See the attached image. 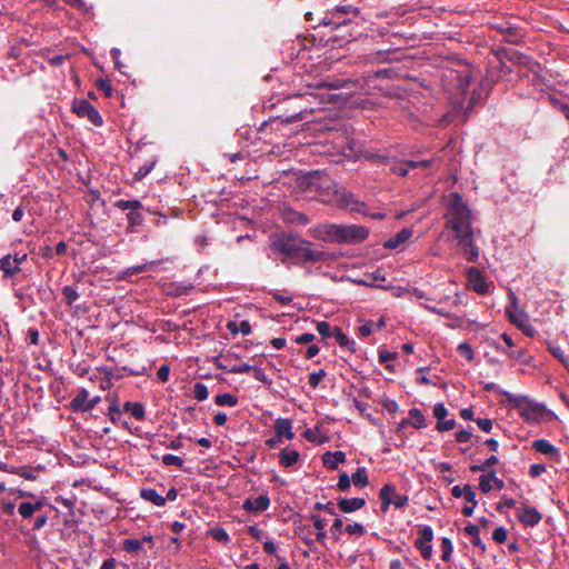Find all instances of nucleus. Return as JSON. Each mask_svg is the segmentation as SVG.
Listing matches in <instances>:
<instances>
[{
  "instance_id": "nucleus-1",
  "label": "nucleus",
  "mask_w": 569,
  "mask_h": 569,
  "mask_svg": "<svg viewBox=\"0 0 569 569\" xmlns=\"http://www.w3.org/2000/svg\"><path fill=\"white\" fill-rule=\"evenodd\" d=\"M273 252L281 256L284 264H302L325 261L326 253L312 248V243L302 239L298 233H281L271 240Z\"/></svg>"
},
{
  "instance_id": "nucleus-2",
  "label": "nucleus",
  "mask_w": 569,
  "mask_h": 569,
  "mask_svg": "<svg viewBox=\"0 0 569 569\" xmlns=\"http://www.w3.org/2000/svg\"><path fill=\"white\" fill-rule=\"evenodd\" d=\"M310 233L318 240L335 243H358L367 239L369 234L365 227L336 223L317 224L310 230Z\"/></svg>"
},
{
  "instance_id": "nucleus-3",
  "label": "nucleus",
  "mask_w": 569,
  "mask_h": 569,
  "mask_svg": "<svg viewBox=\"0 0 569 569\" xmlns=\"http://www.w3.org/2000/svg\"><path fill=\"white\" fill-rule=\"evenodd\" d=\"M446 229L455 236L472 231V213L458 192H451L447 200L445 213Z\"/></svg>"
},
{
  "instance_id": "nucleus-4",
  "label": "nucleus",
  "mask_w": 569,
  "mask_h": 569,
  "mask_svg": "<svg viewBox=\"0 0 569 569\" xmlns=\"http://www.w3.org/2000/svg\"><path fill=\"white\" fill-rule=\"evenodd\" d=\"M509 401L527 422H540L545 420L548 410L541 403L530 400L523 396H510Z\"/></svg>"
},
{
  "instance_id": "nucleus-5",
  "label": "nucleus",
  "mask_w": 569,
  "mask_h": 569,
  "mask_svg": "<svg viewBox=\"0 0 569 569\" xmlns=\"http://www.w3.org/2000/svg\"><path fill=\"white\" fill-rule=\"evenodd\" d=\"M329 202L335 203L338 208L349 210L350 212L367 214L366 204L357 199L351 192H347L345 190H336Z\"/></svg>"
},
{
  "instance_id": "nucleus-6",
  "label": "nucleus",
  "mask_w": 569,
  "mask_h": 569,
  "mask_svg": "<svg viewBox=\"0 0 569 569\" xmlns=\"http://www.w3.org/2000/svg\"><path fill=\"white\" fill-rule=\"evenodd\" d=\"M379 498L381 500V510L386 512L390 505H393L396 508L401 509L405 508L408 502V496L399 495L396 490L395 485L386 483L379 492Z\"/></svg>"
},
{
  "instance_id": "nucleus-7",
  "label": "nucleus",
  "mask_w": 569,
  "mask_h": 569,
  "mask_svg": "<svg viewBox=\"0 0 569 569\" xmlns=\"http://www.w3.org/2000/svg\"><path fill=\"white\" fill-rule=\"evenodd\" d=\"M114 206L122 211L128 210L127 220L131 229L142 223L143 217L140 209H142L143 206L140 200H118Z\"/></svg>"
},
{
  "instance_id": "nucleus-8",
  "label": "nucleus",
  "mask_w": 569,
  "mask_h": 569,
  "mask_svg": "<svg viewBox=\"0 0 569 569\" xmlns=\"http://www.w3.org/2000/svg\"><path fill=\"white\" fill-rule=\"evenodd\" d=\"M218 368L231 373H249L252 366L239 360L238 355L228 352L221 355L217 363Z\"/></svg>"
},
{
  "instance_id": "nucleus-9",
  "label": "nucleus",
  "mask_w": 569,
  "mask_h": 569,
  "mask_svg": "<svg viewBox=\"0 0 569 569\" xmlns=\"http://www.w3.org/2000/svg\"><path fill=\"white\" fill-rule=\"evenodd\" d=\"M360 13L358 8L352 7L351 4L337 6L330 13L323 19V23L327 26H333L338 28L340 26L347 24L351 22V19H345L342 16L352 14L353 17H358Z\"/></svg>"
},
{
  "instance_id": "nucleus-10",
  "label": "nucleus",
  "mask_w": 569,
  "mask_h": 569,
  "mask_svg": "<svg viewBox=\"0 0 569 569\" xmlns=\"http://www.w3.org/2000/svg\"><path fill=\"white\" fill-rule=\"evenodd\" d=\"M72 111L80 118H87L92 124L101 127L103 124L102 117L99 111L87 100H74Z\"/></svg>"
},
{
  "instance_id": "nucleus-11",
  "label": "nucleus",
  "mask_w": 569,
  "mask_h": 569,
  "mask_svg": "<svg viewBox=\"0 0 569 569\" xmlns=\"http://www.w3.org/2000/svg\"><path fill=\"white\" fill-rule=\"evenodd\" d=\"M475 231H469L458 236H453L458 246L461 248L463 256L468 261L476 262L479 258V248L473 243Z\"/></svg>"
},
{
  "instance_id": "nucleus-12",
  "label": "nucleus",
  "mask_w": 569,
  "mask_h": 569,
  "mask_svg": "<svg viewBox=\"0 0 569 569\" xmlns=\"http://www.w3.org/2000/svg\"><path fill=\"white\" fill-rule=\"evenodd\" d=\"M433 539V530L430 526H423L419 529L418 538L415 547L420 551L423 559H430L432 556L431 541Z\"/></svg>"
},
{
  "instance_id": "nucleus-13",
  "label": "nucleus",
  "mask_w": 569,
  "mask_h": 569,
  "mask_svg": "<svg viewBox=\"0 0 569 569\" xmlns=\"http://www.w3.org/2000/svg\"><path fill=\"white\" fill-rule=\"evenodd\" d=\"M451 495L455 498L463 497L467 502H470V506H465L462 508V513L466 517H470L473 515V511L478 505V501L476 499V492L470 485H465L463 487H460V486L452 487Z\"/></svg>"
},
{
  "instance_id": "nucleus-14",
  "label": "nucleus",
  "mask_w": 569,
  "mask_h": 569,
  "mask_svg": "<svg viewBox=\"0 0 569 569\" xmlns=\"http://www.w3.org/2000/svg\"><path fill=\"white\" fill-rule=\"evenodd\" d=\"M491 27L503 37L506 42L512 44H518L525 37V33L519 28L509 22L492 23Z\"/></svg>"
},
{
  "instance_id": "nucleus-15",
  "label": "nucleus",
  "mask_w": 569,
  "mask_h": 569,
  "mask_svg": "<svg viewBox=\"0 0 569 569\" xmlns=\"http://www.w3.org/2000/svg\"><path fill=\"white\" fill-rule=\"evenodd\" d=\"M467 279L472 290L477 293L485 295L488 292L489 288L486 283L480 270L476 267H470L467 269Z\"/></svg>"
},
{
  "instance_id": "nucleus-16",
  "label": "nucleus",
  "mask_w": 569,
  "mask_h": 569,
  "mask_svg": "<svg viewBox=\"0 0 569 569\" xmlns=\"http://www.w3.org/2000/svg\"><path fill=\"white\" fill-rule=\"evenodd\" d=\"M270 507V499L267 495H260L256 498H247L242 508L250 513H259L266 511Z\"/></svg>"
},
{
  "instance_id": "nucleus-17",
  "label": "nucleus",
  "mask_w": 569,
  "mask_h": 569,
  "mask_svg": "<svg viewBox=\"0 0 569 569\" xmlns=\"http://www.w3.org/2000/svg\"><path fill=\"white\" fill-rule=\"evenodd\" d=\"M430 164H431L430 160H421V161L410 160V161H403V162H392L390 164V170L399 177H405L412 169H417L420 167H429Z\"/></svg>"
},
{
  "instance_id": "nucleus-18",
  "label": "nucleus",
  "mask_w": 569,
  "mask_h": 569,
  "mask_svg": "<svg viewBox=\"0 0 569 569\" xmlns=\"http://www.w3.org/2000/svg\"><path fill=\"white\" fill-rule=\"evenodd\" d=\"M518 518L525 526L535 527L540 522L542 515L536 508L527 506L518 511Z\"/></svg>"
},
{
  "instance_id": "nucleus-19",
  "label": "nucleus",
  "mask_w": 569,
  "mask_h": 569,
  "mask_svg": "<svg viewBox=\"0 0 569 569\" xmlns=\"http://www.w3.org/2000/svg\"><path fill=\"white\" fill-rule=\"evenodd\" d=\"M413 232L410 228H403L395 236L390 237L386 242L385 247L388 249H398L403 243H406L411 237Z\"/></svg>"
},
{
  "instance_id": "nucleus-20",
  "label": "nucleus",
  "mask_w": 569,
  "mask_h": 569,
  "mask_svg": "<svg viewBox=\"0 0 569 569\" xmlns=\"http://www.w3.org/2000/svg\"><path fill=\"white\" fill-rule=\"evenodd\" d=\"M43 506H44L43 498L38 499L36 502L23 501L19 505L18 512L22 517V519L27 520V519L32 518L34 512L42 509Z\"/></svg>"
},
{
  "instance_id": "nucleus-21",
  "label": "nucleus",
  "mask_w": 569,
  "mask_h": 569,
  "mask_svg": "<svg viewBox=\"0 0 569 569\" xmlns=\"http://www.w3.org/2000/svg\"><path fill=\"white\" fill-rule=\"evenodd\" d=\"M70 408L74 412L89 411V392L86 389H80L76 397L70 401Z\"/></svg>"
},
{
  "instance_id": "nucleus-22",
  "label": "nucleus",
  "mask_w": 569,
  "mask_h": 569,
  "mask_svg": "<svg viewBox=\"0 0 569 569\" xmlns=\"http://www.w3.org/2000/svg\"><path fill=\"white\" fill-rule=\"evenodd\" d=\"M274 431L276 435L280 438H286L287 440H292L295 438V432L292 431V422L287 418H278L274 422Z\"/></svg>"
},
{
  "instance_id": "nucleus-23",
  "label": "nucleus",
  "mask_w": 569,
  "mask_h": 569,
  "mask_svg": "<svg viewBox=\"0 0 569 569\" xmlns=\"http://www.w3.org/2000/svg\"><path fill=\"white\" fill-rule=\"evenodd\" d=\"M506 313L513 325L523 331L526 330V325L528 322L527 316L515 303L507 307Z\"/></svg>"
},
{
  "instance_id": "nucleus-24",
  "label": "nucleus",
  "mask_w": 569,
  "mask_h": 569,
  "mask_svg": "<svg viewBox=\"0 0 569 569\" xmlns=\"http://www.w3.org/2000/svg\"><path fill=\"white\" fill-rule=\"evenodd\" d=\"M365 505L366 500L363 498H341L338 501V508L345 513L360 510Z\"/></svg>"
},
{
  "instance_id": "nucleus-25",
  "label": "nucleus",
  "mask_w": 569,
  "mask_h": 569,
  "mask_svg": "<svg viewBox=\"0 0 569 569\" xmlns=\"http://www.w3.org/2000/svg\"><path fill=\"white\" fill-rule=\"evenodd\" d=\"M346 461V455L342 451H327L322 456V462L323 466L327 469L336 470L340 463H343Z\"/></svg>"
},
{
  "instance_id": "nucleus-26",
  "label": "nucleus",
  "mask_w": 569,
  "mask_h": 569,
  "mask_svg": "<svg viewBox=\"0 0 569 569\" xmlns=\"http://www.w3.org/2000/svg\"><path fill=\"white\" fill-rule=\"evenodd\" d=\"M0 270L3 273V278L9 279L20 272L21 268L12 260L11 254H7L0 259Z\"/></svg>"
},
{
  "instance_id": "nucleus-27",
  "label": "nucleus",
  "mask_w": 569,
  "mask_h": 569,
  "mask_svg": "<svg viewBox=\"0 0 569 569\" xmlns=\"http://www.w3.org/2000/svg\"><path fill=\"white\" fill-rule=\"evenodd\" d=\"M409 418L401 421L400 427H405L406 425H411L416 429H422L426 427V419L423 413L418 408H412L409 410Z\"/></svg>"
},
{
  "instance_id": "nucleus-28",
  "label": "nucleus",
  "mask_w": 569,
  "mask_h": 569,
  "mask_svg": "<svg viewBox=\"0 0 569 569\" xmlns=\"http://www.w3.org/2000/svg\"><path fill=\"white\" fill-rule=\"evenodd\" d=\"M299 459L300 453L295 449L284 448L279 453V463L284 468L295 466Z\"/></svg>"
},
{
  "instance_id": "nucleus-29",
  "label": "nucleus",
  "mask_w": 569,
  "mask_h": 569,
  "mask_svg": "<svg viewBox=\"0 0 569 569\" xmlns=\"http://www.w3.org/2000/svg\"><path fill=\"white\" fill-rule=\"evenodd\" d=\"M140 496L143 500L151 502L157 507H163L167 502V498L159 495L156 489L152 488H143L140 491Z\"/></svg>"
},
{
  "instance_id": "nucleus-30",
  "label": "nucleus",
  "mask_w": 569,
  "mask_h": 569,
  "mask_svg": "<svg viewBox=\"0 0 569 569\" xmlns=\"http://www.w3.org/2000/svg\"><path fill=\"white\" fill-rule=\"evenodd\" d=\"M495 348L498 351L506 353L510 359H513V360L519 361L521 363L527 365L530 361V357L527 355V351L523 348H517V349H511V350H507V349L501 348L499 346H495Z\"/></svg>"
},
{
  "instance_id": "nucleus-31",
  "label": "nucleus",
  "mask_w": 569,
  "mask_h": 569,
  "mask_svg": "<svg viewBox=\"0 0 569 569\" xmlns=\"http://www.w3.org/2000/svg\"><path fill=\"white\" fill-rule=\"evenodd\" d=\"M123 410L139 421H142L146 418V409L140 402L127 401L123 405Z\"/></svg>"
},
{
  "instance_id": "nucleus-32",
  "label": "nucleus",
  "mask_w": 569,
  "mask_h": 569,
  "mask_svg": "<svg viewBox=\"0 0 569 569\" xmlns=\"http://www.w3.org/2000/svg\"><path fill=\"white\" fill-rule=\"evenodd\" d=\"M310 520L312 521L315 528L317 529V540L320 543H323L327 538V532L325 531V528L327 526L326 519L318 513H311Z\"/></svg>"
},
{
  "instance_id": "nucleus-33",
  "label": "nucleus",
  "mask_w": 569,
  "mask_h": 569,
  "mask_svg": "<svg viewBox=\"0 0 569 569\" xmlns=\"http://www.w3.org/2000/svg\"><path fill=\"white\" fill-rule=\"evenodd\" d=\"M532 448L543 455H558L559 450L548 440L538 439L532 442Z\"/></svg>"
},
{
  "instance_id": "nucleus-34",
  "label": "nucleus",
  "mask_w": 569,
  "mask_h": 569,
  "mask_svg": "<svg viewBox=\"0 0 569 569\" xmlns=\"http://www.w3.org/2000/svg\"><path fill=\"white\" fill-rule=\"evenodd\" d=\"M332 333L340 347L355 351V341L350 340L340 327H333Z\"/></svg>"
},
{
  "instance_id": "nucleus-35",
  "label": "nucleus",
  "mask_w": 569,
  "mask_h": 569,
  "mask_svg": "<svg viewBox=\"0 0 569 569\" xmlns=\"http://www.w3.org/2000/svg\"><path fill=\"white\" fill-rule=\"evenodd\" d=\"M377 281H385V277L380 271L368 273L365 276V278L361 279H352L353 283L365 287H373Z\"/></svg>"
},
{
  "instance_id": "nucleus-36",
  "label": "nucleus",
  "mask_w": 569,
  "mask_h": 569,
  "mask_svg": "<svg viewBox=\"0 0 569 569\" xmlns=\"http://www.w3.org/2000/svg\"><path fill=\"white\" fill-rule=\"evenodd\" d=\"M465 531L467 535H469L472 538L471 542L473 546L479 547L482 551L486 549L485 543L480 539V535H479L480 530H479L478 526H476L473 523H468L465 527Z\"/></svg>"
},
{
  "instance_id": "nucleus-37",
  "label": "nucleus",
  "mask_w": 569,
  "mask_h": 569,
  "mask_svg": "<svg viewBox=\"0 0 569 569\" xmlns=\"http://www.w3.org/2000/svg\"><path fill=\"white\" fill-rule=\"evenodd\" d=\"M351 481L358 488H365L369 483L368 475L366 468L360 467L356 470V472L351 476Z\"/></svg>"
},
{
  "instance_id": "nucleus-38",
  "label": "nucleus",
  "mask_w": 569,
  "mask_h": 569,
  "mask_svg": "<svg viewBox=\"0 0 569 569\" xmlns=\"http://www.w3.org/2000/svg\"><path fill=\"white\" fill-rule=\"evenodd\" d=\"M214 402L218 406H229L234 407L238 405V398L231 393H219L214 398Z\"/></svg>"
},
{
  "instance_id": "nucleus-39",
  "label": "nucleus",
  "mask_w": 569,
  "mask_h": 569,
  "mask_svg": "<svg viewBox=\"0 0 569 569\" xmlns=\"http://www.w3.org/2000/svg\"><path fill=\"white\" fill-rule=\"evenodd\" d=\"M122 548L127 552L136 553L142 549V541L139 539L128 538L122 541Z\"/></svg>"
},
{
  "instance_id": "nucleus-40",
  "label": "nucleus",
  "mask_w": 569,
  "mask_h": 569,
  "mask_svg": "<svg viewBox=\"0 0 569 569\" xmlns=\"http://www.w3.org/2000/svg\"><path fill=\"white\" fill-rule=\"evenodd\" d=\"M440 548H441L442 560L449 561L451 558L452 550H453L451 540L447 537H443L441 539Z\"/></svg>"
},
{
  "instance_id": "nucleus-41",
  "label": "nucleus",
  "mask_w": 569,
  "mask_h": 569,
  "mask_svg": "<svg viewBox=\"0 0 569 569\" xmlns=\"http://www.w3.org/2000/svg\"><path fill=\"white\" fill-rule=\"evenodd\" d=\"M62 295L68 306H72L73 302L79 298L77 289L71 286H64L62 288Z\"/></svg>"
},
{
  "instance_id": "nucleus-42",
  "label": "nucleus",
  "mask_w": 569,
  "mask_h": 569,
  "mask_svg": "<svg viewBox=\"0 0 569 569\" xmlns=\"http://www.w3.org/2000/svg\"><path fill=\"white\" fill-rule=\"evenodd\" d=\"M457 351L461 357L466 358L468 361H472L475 359V352L469 342H461L460 345H458Z\"/></svg>"
},
{
  "instance_id": "nucleus-43",
  "label": "nucleus",
  "mask_w": 569,
  "mask_h": 569,
  "mask_svg": "<svg viewBox=\"0 0 569 569\" xmlns=\"http://www.w3.org/2000/svg\"><path fill=\"white\" fill-rule=\"evenodd\" d=\"M208 396H209L208 388L204 383H202V382L194 383V386H193L194 399H197L198 401H203L208 398Z\"/></svg>"
},
{
  "instance_id": "nucleus-44",
  "label": "nucleus",
  "mask_w": 569,
  "mask_h": 569,
  "mask_svg": "<svg viewBox=\"0 0 569 569\" xmlns=\"http://www.w3.org/2000/svg\"><path fill=\"white\" fill-rule=\"evenodd\" d=\"M96 87L107 98H110L113 93L112 86L109 79H98L96 81Z\"/></svg>"
},
{
  "instance_id": "nucleus-45",
  "label": "nucleus",
  "mask_w": 569,
  "mask_h": 569,
  "mask_svg": "<svg viewBox=\"0 0 569 569\" xmlns=\"http://www.w3.org/2000/svg\"><path fill=\"white\" fill-rule=\"evenodd\" d=\"M106 373V378L101 380L100 388L106 390L110 389L112 387V379H120V375H116L112 370H109L107 368L102 369Z\"/></svg>"
},
{
  "instance_id": "nucleus-46",
  "label": "nucleus",
  "mask_w": 569,
  "mask_h": 569,
  "mask_svg": "<svg viewBox=\"0 0 569 569\" xmlns=\"http://www.w3.org/2000/svg\"><path fill=\"white\" fill-rule=\"evenodd\" d=\"M153 264H156V261H150L148 263L132 266V267L127 268L123 273H124V276L138 274V273L149 270V268L152 267Z\"/></svg>"
},
{
  "instance_id": "nucleus-47",
  "label": "nucleus",
  "mask_w": 569,
  "mask_h": 569,
  "mask_svg": "<svg viewBox=\"0 0 569 569\" xmlns=\"http://www.w3.org/2000/svg\"><path fill=\"white\" fill-rule=\"evenodd\" d=\"M162 463L166 465V466H174V467H178V468H182L183 467V463H184V460L179 457V456H176V455H164L162 457Z\"/></svg>"
},
{
  "instance_id": "nucleus-48",
  "label": "nucleus",
  "mask_w": 569,
  "mask_h": 569,
  "mask_svg": "<svg viewBox=\"0 0 569 569\" xmlns=\"http://www.w3.org/2000/svg\"><path fill=\"white\" fill-rule=\"evenodd\" d=\"M492 479L490 478V470L480 476L479 478V489L481 490V492L483 493H488L492 490Z\"/></svg>"
},
{
  "instance_id": "nucleus-49",
  "label": "nucleus",
  "mask_w": 569,
  "mask_h": 569,
  "mask_svg": "<svg viewBox=\"0 0 569 569\" xmlns=\"http://www.w3.org/2000/svg\"><path fill=\"white\" fill-rule=\"evenodd\" d=\"M210 535L214 540H217L219 542L228 543L230 541V537H229L228 532L221 527L212 529L210 531Z\"/></svg>"
},
{
  "instance_id": "nucleus-50",
  "label": "nucleus",
  "mask_w": 569,
  "mask_h": 569,
  "mask_svg": "<svg viewBox=\"0 0 569 569\" xmlns=\"http://www.w3.org/2000/svg\"><path fill=\"white\" fill-rule=\"evenodd\" d=\"M154 161L147 162L142 164L134 173L136 180H142L144 177H147L153 169Z\"/></svg>"
},
{
  "instance_id": "nucleus-51",
  "label": "nucleus",
  "mask_w": 569,
  "mask_h": 569,
  "mask_svg": "<svg viewBox=\"0 0 569 569\" xmlns=\"http://www.w3.org/2000/svg\"><path fill=\"white\" fill-rule=\"evenodd\" d=\"M317 331L323 338L332 337L333 328L327 321H320L317 323Z\"/></svg>"
},
{
  "instance_id": "nucleus-52",
  "label": "nucleus",
  "mask_w": 569,
  "mask_h": 569,
  "mask_svg": "<svg viewBox=\"0 0 569 569\" xmlns=\"http://www.w3.org/2000/svg\"><path fill=\"white\" fill-rule=\"evenodd\" d=\"M326 371L323 369H320L319 371L311 372L309 375V385L312 389H316L320 381L325 378Z\"/></svg>"
},
{
  "instance_id": "nucleus-53",
  "label": "nucleus",
  "mask_w": 569,
  "mask_h": 569,
  "mask_svg": "<svg viewBox=\"0 0 569 569\" xmlns=\"http://www.w3.org/2000/svg\"><path fill=\"white\" fill-rule=\"evenodd\" d=\"M342 526H343L342 519L337 517L330 528V533L336 541H338L340 539Z\"/></svg>"
},
{
  "instance_id": "nucleus-54",
  "label": "nucleus",
  "mask_w": 569,
  "mask_h": 569,
  "mask_svg": "<svg viewBox=\"0 0 569 569\" xmlns=\"http://www.w3.org/2000/svg\"><path fill=\"white\" fill-rule=\"evenodd\" d=\"M345 530L351 535V536H357V537H360L365 533V527L361 525V523H358V522H355V523H351V525H347Z\"/></svg>"
},
{
  "instance_id": "nucleus-55",
  "label": "nucleus",
  "mask_w": 569,
  "mask_h": 569,
  "mask_svg": "<svg viewBox=\"0 0 569 569\" xmlns=\"http://www.w3.org/2000/svg\"><path fill=\"white\" fill-rule=\"evenodd\" d=\"M351 478L348 476L347 472H341L339 475V480L337 483V488L340 491H347L350 488Z\"/></svg>"
},
{
  "instance_id": "nucleus-56",
  "label": "nucleus",
  "mask_w": 569,
  "mask_h": 569,
  "mask_svg": "<svg viewBox=\"0 0 569 569\" xmlns=\"http://www.w3.org/2000/svg\"><path fill=\"white\" fill-rule=\"evenodd\" d=\"M313 508L319 511H325L331 516H337V513L335 511L333 502H331V501H329L327 503L316 502Z\"/></svg>"
},
{
  "instance_id": "nucleus-57",
  "label": "nucleus",
  "mask_w": 569,
  "mask_h": 569,
  "mask_svg": "<svg viewBox=\"0 0 569 569\" xmlns=\"http://www.w3.org/2000/svg\"><path fill=\"white\" fill-rule=\"evenodd\" d=\"M508 537L507 530L503 527H498L492 532V539L498 543L506 542Z\"/></svg>"
},
{
  "instance_id": "nucleus-58",
  "label": "nucleus",
  "mask_w": 569,
  "mask_h": 569,
  "mask_svg": "<svg viewBox=\"0 0 569 569\" xmlns=\"http://www.w3.org/2000/svg\"><path fill=\"white\" fill-rule=\"evenodd\" d=\"M456 427V420L449 419V420H440L437 422V430L440 432L452 430Z\"/></svg>"
},
{
  "instance_id": "nucleus-59",
  "label": "nucleus",
  "mask_w": 569,
  "mask_h": 569,
  "mask_svg": "<svg viewBox=\"0 0 569 569\" xmlns=\"http://www.w3.org/2000/svg\"><path fill=\"white\" fill-rule=\"evenodd\" d=\"M448 415V410L442 402H438L433 407V416L438 421L443 420Z\"/></svg>"
},
{
  "instance_id": "nucleus-60",
  "label": "nucleus",
  "mask_w": 569,
  "mask_h": 569,
  "mask_svg": "<svg viewBox=\"0 0 569 569\" xmlns=\"http://www.w3.org/2000/svg\"><path fill=\"white\" fill-rule=\"evenodd\" d=\"M12 475H18L27 480H36L37 476L29 471L26 467H18L17 470H11Z\"/></svg>"
},
{
  "instance_id": "nucleus-61",
  "label": "nucleus",
  "mask_w": 569,
  "mask_h": 569,
  "mask_svg": "<svg viewBox=\"0 0 569 569\" xmlns=\"http://www.w3.org/2000/svg\"><path fill=\"white\" fill-rule=\"evenodd\" d=\"M291 214L292 217L290 218V221L292 222H296L301 226H306L310 222V219L305 213L293 211Z\"/></svg>"
},
{
  "instance_id": "nucleus-62",
  "label": "nucleus",
  "mask_w": 569,
  "mask_h": 569,
  "mask_svg": "<svg viewBox=\"0 0 569 569\" xmlns=\"http://www.w3.org/2000/svg\"><path fill=\"white\" fill-rule=\"evenodd\" d=\"M120 412H121L120 407H119L118 402L114 401L109 407V412H108V415L113 423H116L120 419Z\"/></svg>"
},
{
  "instance_id": "nucleus-63",
  "label": "nucleus",
  "mask_w": 569,
  "mask_h": 569,
  "mask_svg": "<svg viewBox=\"0 0 569 569\" xmlns=\"http://www.w3.org/2000/svg\"><path fill=\"white\" fill-rule=\"evenodd\" d=\"M543 472H546V466L543 463H533L529 468V475L532 478L539 477Z\"/></svg>"
},
{
  "instance_id": "nucleus-64",
  "label": "nucleus",
  "mask_w": 569,
  "mask_h": 569,
  "mask_svg": "<svg viewBox=\"0 0 569 569\" xmlns=\"http://www.w3.org/2000/svg\"><path fill=\"white\" fill-rule=\"evenodd\" d=\"M476 423L478 425L479 429L485 432H490L492 429V421L488 418H478Z\"/></svg>"
}]
</instances>
